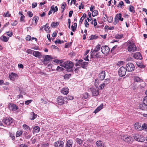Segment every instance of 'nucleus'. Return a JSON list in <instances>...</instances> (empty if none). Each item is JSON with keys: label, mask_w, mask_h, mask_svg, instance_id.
Listing matches in <instances>:
<instances>
[{"label": "nucleus", "mask_w": 147, "mask_h": 147, "mask_svg": "<svg viewBox=\"0 0 147 147\" xmlns=\"http://www.w3.org/2000/svg\"><path fill=\"white\" fill-rule=\"evenodd\" d=\"M60 65L64 67L67 69V71H72V68L74 66L73 62L71 61H66L63 63H61Z\"/></svg>", "instance_id": "obj_1"}, {"label": "nucleus", "mask_w": 147, "mask_h": 147, "mask_svg": "<svg viewBox=\"0 0 147 147\" xmlns=\"http://www.w3.org/2000/svg\"><path fill=\"white\" fill-rule=\"evenodd\" d=\"M128 46L127 50L130 53H132L137 51V48L135 45L130 41L128 42L127 43Z\"/></svg>", "instance_id": "obj_2"}, {"label": "nucleus", "mask_w": 147, "mask_h": 147, "mask_svg": "<svg viewBox=\"0 0 147 147\" xmlns=\"http://www.w3.org/2000/svg\"><path fill=\"white\" fill-rule=\"evenodd\" d=\"M121 139L127 143H131L133 141V138L128 135H122Z\"/></svg>", "instance_id": "obj_3"}, {"label": "nucleus", "mask_w": 147, "mask_h": 147, "mask_svg": "<svg viewBox=\"0 0 147 147\" xmlns=\"http://www.w3.org/2000/svg\"><path fill=\"white\" fill-rule=\"evenodd\" d=\"M127 70L124 67H121L119 69L118 71V73L119 76L120 77L124 76Z\"/></svg>", "instance_id": "obj_4"}, {"label": "nucleus", "mask_w": 147, "mask_h": 147, "mask_svg": "<svg viewBox=\"0 0 147 147\" xmlns=\"http://www.w3.org/2000/svg\"><path fill=\"white\" fill-rule=\"evenodd\" d=\"M144 104H142L139 105L140 108L142 110H144L147 109V96H145L143 100Z\"/></svg>", "instance_id": "obj_5"}, {"label": "nucleus", "mask_w": 147, "mask_h": 147, "mask_svg": "<svg viewBox=\"0 0 147 147\" xmlns=\"http://www.w3.org/2000/svg\"><path fill=\"white\" fill-rule=\"evenodd\" d=\"M134 66L131 63H129L126 65V69L128 71H131L134 69Z\"/></svg>", "instance_id": "obj_6"}, {"label": "nucleus", "mask_w": 147, "mask_h": 147, "mask_svg": "<svg viewBox=\"0 0 147 147\" xmlns=\"http://www.w3.org/2000/svg\"><path fill=\"white\" fill-rule=\"evenodd\" d=\"M2 121L7 125H10L13 121V119L11 118H6L3 119Z\"/></svg>", "instance_id": "obj_7"}, {"label": "nucleus", "mask_w": 147, "mask_h": 147, "mask_svg": "<svg viewBox=\"0 0 147 147\" xmlns=\"http://www.w3.org/2000/svg\"><path fill=\"white\" fill-rule=\"evenodd\" d=\"M102 53L105 55H107L110 51L109 48L107 46H102L101 48Z\"/></svg>", "instance_id": "obj_8"}, {"label": "nucleus", "mask_w": 147, "mask_h": 147, "mask_svg": "<svg viewBox=\"0 0 147 147\" xmlns=\"http://www.w3.org/2000/svg\"><path fill=\"white\" fill-rule=\"evenodd\" d=\"M44 59L42 61L44 64L46 65L48 63V61L52 59V57L49 55H45L44 56Z\"/></svg>", "instance_id": "obj_9"}, {"label": "nucleus", "mask_w": 147, "mask_h": 147, "mask_svg": "<svg viewBox=\"0 0 147 147\" xmlns=\"http://www.w3.org/2000/svg\"><path fill=\"white\" fill-rule=\"evenodd\" d=\"M65 99V97H63L62 96L58 97L57 99V103L58 105H63L64 103Z\"/></svg>", "instance_id": "obj_10"}, {"label": "nucleus", "mask_w": 147, "mask_h": 147, "mask_svg": "<svg viewBox=\"0 0 147 147\" xmlns=\"http://www.w3.org/2000/svg\"><path fill=\"white\" fill-rule=\"evenodd\" d=\"M9 109L12 111H15L18 109V107L16 105L10 103L8 105Z\"/></svg>", "instance_id": "obj_11"}, {"label": "nucleus", "mask_w": 147, "mask_h": 147, "mask_svg": "<svg viewBox=\"0 0 147 147\" xmlns=\"http://www.w3.org/2000/svg\"><path fill=\"white\" fill-rule=\"evenodd\" d=\"M64 144L62 141H58L54 143L55 147H63Z\"/></svg>", "instance_id": "obj_12"}, {"label": "nucleus", "mask_w": 147, "mask_h": 147, "mask_svg": "<svg viewBox=\"0 0 147 147\" xmlns=\"http://www.w3.org/2000/svg\"><path fill=\"white\" fill-rule=\"evenodd\" d=\"M9 77L10 80L14 81L18 78V75L14 73H12L9 75Z\"/></svg>", "instance_id": "obj_13"}, {"label": "nucleus", "mask_w": 147, "mask_h": 147, "mask_svg": "<svg viewBox=\"0 0 147 147\" xmlns=\"http://www.w3.org/2000/svg\"><path fill=\"white\" fill-rule=\"evenodd\" d=\"M90 90L92 93V95L94 96H96L99 94V92L98 90L94 89L93 88H90Z\"/></svg>", "instance_id": "obj_14"}, {"label": "nucleus", "mask_w": 147, "mask_h": 147, "mask_svg": "<svg viewBox=\"0 0 147 147\" xmlns=\"http://www.w3.org/2000/svg\"><path fill=\"white\" fill-rule=\"evenodd\" d=\"M133 54V56L135 59H141L142 58L141 54L139 52H136Z\"/></svg>", "instance_id": "obj_15"}, {"label": "nucleus", "mask_w": 147, "mask_h": 147, "mask_svg": "<svg viewBox=\"0 0 147 147\" xmlns=\"http://www.w3.org/2000/svg\"><path fill=\"white\" fill-rule=\"evenodd\" d=\"M135 129L139 131H141L143 130V128L141 127V124L139 123H136L134 125Z\"/></svg>", "instance_id": "obj_16"}, {"label": "nucleus", "mask_w": 147, "mask_h": 147, "mask_svg": "<svg viewBox=\"0 0 147 147\" xmlns=\"http://www.w3.org/2000/svg\"><path fill=\"white\" fill-rule=\"evenodd\" d=\"M105 76V71H101L99 75V78L101 80H103Z\"/></svg>", "instance_id": "obj_17"}, {"label": "nucleus", "mask_w": 147, "mask_h": 147, "mask_svg": "<svg viewBox=\"0 0 147 147\" xmlns=\"http://www.w3.org/2000/svg\"><path fill=\"white\" fill-rule=\"evenodd\" d=\"M100 49V45L98 44L96 47L92 51L91 55H94V54L95 53L97 52Z\"/></svg>", "instance_id": "obj_18"}, {"label": "nucleus", "mask_w": 147, "mask_h": 147, "mask_svg": "<svg viewBox=\"0 0 147 147\" xmlns=\"http://www.w3.org/2000/svg\"><path fill=\"white\" fill-rule=\"evenodd\" d=\"M61 92L64 95H67L69 92V89L67 87H65L61 90Z\"/></svg>", "instance_id": "obj_19"}, {"label": "nucleus", "mask_w": 147, "mask_h": 147, "mask_svg": "<svg viewBox=\"0 0 147 147\" xmlns=\"http://www.w3.org/2000/svg\"><path fill=\"white\" fill-rule=\"evenodd\" d=\"M96 145L98 147H105L104 143L100 140L96 142Z\"/></svg>", "instance_id": "obj_20"}, {"label": "nucleus", "mask_w": 147, "mask_h": 147, "mask_svg": "<svg viewBox=\"0 0 147 147\" xmlns=\"http://www.w3.org/2000/svg\"><path fill=\"white\" fill-rule=\"evenodd\" d=\"M33 55L36 57L40 58L41 56V54L39 51H34L33 53Z\"/></svg>", "instance_id": "obj_21"}, {"label": "nucleus", "mask_w": 147, "mask_h": 147, "mask_svg": "<svg viewBox=\"0 0 147 147\" xmlns=\"http://www.w3.org/2000/svg\"><path fill=\"white\" fill-rule=\"evenodd\" d=\"M73 144V142L71 140H69L66 143V147H72Z\"/></svg>", "instance_id": "obj_22"}, {"label": "nucleus", "mask_w": 147, "mask_h": 147, "mask_svg": "<svg viewBox=\"0 0 147 147\" xmlns=\"http://www.w3.org/2000/svg\"><path fill=\"white\" fill-rule=\"evenodd\" d=\"M0 39L3 42H7L8 40L9 37H7L4 35H2Z\"/></svg>", "instance_id": "obj_23"}, {"label": "nucleus", "mask_w": 147, "mask_h": 147, "mask_svg": "<svg viewBox=\"0 0 147 147\" xmlns=\"http://www.w3.org/2000/svg\"><path fill=\"white\" fill-rule=\"evenodd\" d=\"M43 27H44L45 30L47 32L49 33L51 32L50 27L48 26L47 25V24L45 26H43Z\"/></svg>", "instance_id": "obj_24"}, {"label": "nucleus", "mask_w": 147, "mask_h": 147, "mask_svg": "<svg viewBox=\"0 0 147 147\" xmlns=\"http://www.w3.org/2000/svg\"><path fill=\"white\" fill-rule=\"evenodd\" d=\"M103 104H101L98 107L97 109L94 111V113H96L101 110L103 107Z\"/></svg>", "instance_id": "obj_25"}, {"label": "nucleus", "mask_w": 147, "mask_h": 147, "mask_svg": "<svg viewBox=\"0 0 147 147\" xmlns=\"http://www.w3.org/2000/svg\"><path fill=\"white\" fill-rule=\"evenodd\" d=\"M34 131L33 132L34 133H38L40 130V127L38 126H34L33 128Z\"/></svg>", "instance_id": "obj_26"}, {"label": "nucleus", "mask_w": 147, "mask_h": 147, "mask_svg": "<svg viewBox=\"0 0 147 147\" xmlns=\"http://www.w3.org/2000/svg\"><path fill=\"white\" fill-rule=\"evenodd\" d=\"M75 141L80 145H82V140L79 138H76L75 139Z\"/></svg>", "instance_id": "obj_27"}, {"label": "nucleus", "mask_w": 147, "mask_h": 147, "mask_svg": "<svg viewBox=\"0 0 147 147\" xmlns=\"http://www.w3.org/2000/svg\"><path fill=\"white\" fill-rule=\"evenodd\" d=\"M51 9L53 12V13H55L58 11V8L57 6L55 7L54 5H53L51 7Z\"/></svg>", "instance_id": "obj_28"}, {"label": "nucleus", "mask_w": 147, "mask_h": 147, "mask_svg": "<svg viewBox=\"0 0 147 147\" xmlns=\"http://www.w3.org/2000/svg\"><path fill=\"white\" fill-rule=\"evenodd\" d=\"M116 18L118 19V20L121 21H123V18H121V14L120 13H117L116 15Z\"/></svg>", "instance_id": "obj_29"}, {"label": "nucleus", "mask_w": 147, "mask_h": 147, "mask_svg": "<svg viewBox=\"0 0 147 147\" xmlns=\"http://www.w3.org/2000/svg\"><path fill=\"white\" fill-rule=\"evenodd\" d=\"M22 127L24 130L26 131L28 130H30V127L26 124H24L22 126Z\"/></svg>", "instance_id": "obj_30"}, {"label": "nucleus", "mask_w": 147, "mask_h": 147, "mask_svg": "<svg viewBox=\"0 0 147 147\" xmlns=\"http://www.w3.org/2000/svg\"><path fill=\"white\" fill-rule=\"evenodd\" d=\"M38 20V17L36 16H34L32 19V22L34 23H35L36 24Z\"/></svg>", "instance_id": "obj_31"}, {"label": "nucleus", "mask_w": 147, "mask_h": 147, "mask_svg": "<svg viewBox=\"0 0 147 147\" xmlns=\"http://www.w3.org/2000/svg\"><path fill=\"white\" fill-rule=\"evenodd\" d=\"M88 64V63L87 62L84 61L81 63V65L82 67L85 68L87 66Z\"/></svg>", "instance_id": "obj_32"}, {"label": "nucleus", "mask_w": 147, "mask_h": 147, "mask_svg": "<svg viewBox=\"0 0 147 147\" xmlns=\"http://www.w3.org/2000/svg\"><path fill=\"white\" fill-rule=\"evenodd\" d=\"M129 10L130 11L132 12L133 13H134L135 12L134 8V7L132 5H129Z\"/></svg>", "instance_id": "obj_33"}, {"label": "nucleus", "mask_w": 147, "mask_h": 147, "mask_svg": "<svg viewBox=\"0 0 147 147\" xmlns=\"http://www.w3.org/2000/svg\"><path fill=\"white\" fill-rule=\"evenodd\" d=\"M134 79V81L136 82H140L142 81V80L138 77H135Z\"/></svg>", "instance_id": "obj_34"}, {"label": "nucleus", "mask_w": 147, "mask_h": 147, "mask_svg": "<svg viewBox=\"0 0 147 147\" xmlns=\"http://www.w3.org/2000/svg\"><path fill=\"white\" fill-rule=\"evenodd\" d=\"M11 15L9 13V12L8 11H7L6 13H4L3 15V16L4 17H10Z\"/></svg>", "instance_id": "obj_35"}, {"label": "nucleus", "mask_w": 147, "mask_h": 147, "mask_svg": "<svg viewBox=\"0 0 147 147\" xmlns=\"http://www.w3.org/2000/svg\"><path fill=\"white\" fill-rule=\"evenodd\" d=\"M98 11L97 10H94L92 11V15L93 17L97 16L98 14Z\"/></svg>", "instance_id": "obj_36"}, {"label": "nucleus", "mask_w": 147, "mask_h": 147, "mask_svg": "<svg viewBox=\"0 0 147 147\" xmlns=\"http://www.w3.org/2000/svg\"><path fill=\"white\" fill-rule=\"evenodd\" d=\"M31 115H32V118L31 119V120H34L37 117V114H35L34 112H32L31 113Z\"/></svg>", "instance_id": "obj_37"}, {"label": "nucleus", "mask_w": 147, "mask_h": 147, "mask_svg": "<svg viewBox=\"0 0 147 147\" xmlns=\"http://www.w3.org/2000/svg\"><path fill=\"white\" fill-rule=\"evenodd\" d=\"M105 29H107L109 30H113L114 29V28L113 26L109 27L108 26H105Z\"/></svg>", "instance_id": "obj_38"}, {"label": "nucleus", "mask_w": 147, "mask_h": 147, "mask_svg": "<svg viewBox=\"0 0 147 147\" xmlns=\"http://www.w3.org/2000/svg\"><path fill=\"white\" fill-rule=\"evenodd\" d=\"M23 132L22 131H18L16 134V136L18 137L20 136L22 133Z\"/></svg>", "instance_id": "obj_39"}, {"label": "nucleus", "mask_w": 147, "mask_h": 147, "mask_svg": "<svg viewBox=\"0 0 147 147\" xmlns=\"http://www.w3.org/2000/svg\"><path fill=\"white\" fill-rule=\"evenodd\" d=\"M66 6V4L65 3H63L61 5V9H62V10H61V12H63L65 10V6Z\"/></svg>", "instance_id": "obj_40"}, {"label": "nucleus", "mask_w": 147, "mask_h": 147, "mask_svg": "<svg viewBox=\"0 0 147 147\" xmlns=\"http://www.w3.org/2000/svg\"><path fill=\"white\" fill-rule=\"evenodd\" d=\"M58 24L59 23L58 22L55 23V22H53L51 24V26L52 27H54L55 26H57Z\"/></svg>", "instance_id": "obj_41"}, {"label": "nucleus", "mask_w": 147, "mask_h": 147, "mask_svg": "<svg viewBox=\"0 0 147 147\" xmlns=\"http://www.w3.org/2000/svg\"><path fill=\"white\" fill-rule=\"evenodd\" d=\"M123 36V34H117L115 36V37L117 39H120L122 38Z\"/></svg>", "instance_id": "obj_42"}, {"label": "nucleus", "mask_w": 147, "mask_h": 147, "mask_svg": "<svg viewBox=\"0 0 147 147\" xmlns=\"http://www.w3.org/2000/svg\"><path fill=\"white\" fill-rule=\"evenodd\" d=\"M134 139L137 141H138V142H142L143 141L141 140V139L139 138V137H138L137 136H134Z\"/></svg>", "instance_id": "obj_43"}, {"label": "nucleus", "mask_w": 147, "mask_h": 147, "mask_svg": "<svg viewBox=\"0 0 147 147\" xmlns=\"http://www.w3.org/2000/svg\"><path fill=\"white\" fill-rule=\"evenodd\" d=\"M134 139L137 141H138V142H142L143 141L141 140V139L139 138V137H138L137 136H134Z\"/></svg>", "instance_id": "obj_44"}, {"label": "nucleus", "mask_w": 147, "mask_h": 147, "mask_svg": "<svg viewBox=\"0 0 147 147\" xmlns=\"http://www.w3.org/2000/svg\"><path fill=\"white\" fill-rule=\"evenodd\" d=\"M34 51L30 49H28L26 51V52L29 54H33V51Z\"/></svg>", "instance_id": "obj_45"}, {"label": "nucleus", "mask_w": 147, "mask_h": 147, "mask_svg": "<svg viewBox=\"0 0 147 147\" xmlns=\"http://www.w3.org/2000/svg\"><path fill=\"white\" fill-rule=\"evenodd\" d=\"M108 22L109 23H111L113 21V18L112 16H110L107 18Z\"/></svg>", "instance_id": "obj_46"}, {"label": "nucleus", "mask_w": 147, "mask_h": 147, "mask_svg": "<svg viewBox=\"0 0 147 147\" xmlns=\"http://www.w3.org/2000/svg\"><path fill=\"white\" fill-rule=\"evenodd\" d=\"M63 42V40L61 41L59 39H57L55 41V43L57 44V43H59V44H61Z\"/></svg>", "instance_id": "obj_47"}, {"label": "nucleus", "mask_w": 147, "mask_h": 147, "mask_svg": "<svg viewBox=\"0 0 147 147\" xmlns=\"http://www.w3.org/2000/svg\"><path fill=\"white\" fill-rule=\"evenodd\" d=\"M119 22V20L118 19L116 18V16H115V17L114 19V22H113V24L115 25L117 23H118Z\"/></svg>", "instance_id": "obj_48"}, {"label": "nucleus", "mask_w": 147, "mask_h": 147, "mask_svg": "<svg viewBox=\"0 0 147 147\" xmlns=\"http://www.w3.org/2000/svg\"><path fill=\"white\" fill-rule=\"evenodd\" d=\"M98 38V36L96 35H92L90 36V40H93L97 39Z\"/></svg>", "instance_id": "obj_49"}, {"label": "nucleus", "mask_w": 147, "mask_h": 147, "mask_svg": "<svg viewBox=\"0 0 147 147\" xmlns=\"http://www.w3.org/2000/svg\"><path fill=\"white\" fill-rule=\"evenodd\" d=\"M65 99L72 100L73 99V97L71 96H69L66 97H65Z\"/></svg>", "instance_id": "obj_50"}, {"label": "nucleus", "mask_w": 147, "mask_h": 147, "mask_svg": "<svg viewBox=\"0 0 147 147\" xmlns=\"http://www.w3.org/2000/svg\"><path fill=\"white\" fill-rule=\"evenodd\" d=\"M71 76V74H66L64 76V78L65 79H68Z\"/></svg>", "instance_id": "obj_51"}, {"label": "nucleus", "mask_w": 147, "mask_h": 147, "mask_svg": "<svg viewBox=\"0 0 147 147\" xmlns=\"http://www.w3.org/2000/svg\"><path fill=\"white\" fill-rule=\"evenodd\" d=\"M124 5V4L123 1H121L119 3V4L118 5L117 7H119L121 8L122 7V6Z\"/></svg>", "instance_id": "obj_52"}, {"label": "nucleus", "mask_w": 147, "mask_h": 147, "mask_svg": "<svg viewBox=\"0 0 147 147\" xmlns=\"http://www.w3.org/2000/svg\"><path fill=\"white\" fill-rule=\"evenodd\" d=\"M7 35L9 37H11L12 36L13 33L12 32L9 31L7 32Z\"/></svg>", "instance_id": "obj_53"}, {"label": "nucleus", "mask_w": 147, "mask_h": 147, "mask_svg": "<svg viewBox=\"0 0 147 147\" xmlns=\"http://www.w3.org/2000/svg\"><path fill=\"white\" fill-rule=\"evenodd\" d=\"M63 70L64 69L63 68L59 66H58L56 69L57 71H60Z\"/></svg>", "instance_id": "obj_54"}, {"label": "nucleus", "mask_w": 147, "mask_h": 147, "mask_svg": "<svg viewBox=\"0 0 147 147\" xmlns=\"http://www.w3.org/2000/svg\"><path fill=\"white\" fill-rule=\"evenodd\" d=\"M93 22L94 26L95 28H96L97 24L96 19H94Z\"/></svg>", "instance_id": "obj_55"}, {"label": "nucleus", "mask_w": 147, "mask_h": 147, "mask_svg": "<svg viewBox=\"0 0 147 147\" xmlns=\"http://www.w3.org/2000/svg\"><path fill=\"white\" fill-rule=\"evenodd\" d=\"M32 101V100H30L26 101L25 102V104L26 105H28Z\"/></svg>", "instance_id": "obj_56"}, {"label": "nucleus", "mask_w": 147, "mask_h": 147, "mask_svg": "<svg viewBox=\"0 0 147 147\" xmlns=\"http://www.w3.org/2000/svg\"><path fill=\"white\" fill-rule=\"evenodd\" d=\"M109 82V79H107L105 80L104 83L105 85H107L108 83Z\"/></svg>", "instance_id": "obj_57"}, {"label": "nucleus", "mask_w": 147, "mask_h": 147, "mask_svg": "<svg viewBox=\"0 0 147 147\" xmlns=\"http://www.w3.org/2000/svg\"><path fill=\"white\" fill-rule=\"evenodd\" d=\"M89 94L87 92H86L84 94V98L86 99L88 98V97Z\"/></svg>", "instance_id": "obj_58"}, {"label": "nucleus", "mask_w": 147, "mask_h": 147, "mask_svg": "<svg viewBox=\"0 0 147 147\" xmlns=\"http://www.w3.org/2000/svg\"><path fill=\"white\" fill-rule=\"evenodd\" d=\"M53 61L56 63H60V64L61 63H62L61 60L58 59H55Z\"/></svg>", "instance_id": "obj_59"}, {"label": "nucleus", "mask_w": 147, "mask_h": 147, "mask_svg": "<svg viewBox=\"0 0 147 147\" xmlns=\"http://www.w3.org/2000/svg\"><path fill=\"white\" fill-rule=\"evenodd\" d=\"M105 86V83H103L101 84L100 86L99 87L100 88V89H102Z\"/></svg>", "instance_id": "obj_60"}, {"label": "nucleus", "mask_w": 147, "mask_h": 147, "mask_svg": "<svg viewBox=\"0 0 147 147\" xmlns=\"http://www.w3.org/2000/svg\"><path fill=\"white\" fill-rule=\"evenodd\" d=\"M10 137H11L12 140L15 139V136L14 134H13L11 133H10Z\"/></svg>", "instance_id": "obj_61"}, {"label": "nucleus", "mask_w": 147, "mask_h": 147, "mask_svg": "<svg viewBox=\"0 0 147 147\" xmlns=\"http://www.w3.org/2000/svg\"><path fill=\"white\" fill-rule=\"evenodd\" d=\"M76 27L73 26V25L71 26V29L73 32H74L76 30Z\"/></svg>", "instance_id": "obj_62"}, {"label": "nucleus", "mask_w": 147, "mask_h": 147, "mask_svg": "<svg viewBox=\"0 0 147 147\" xmlns=\"http://www.w3.org/2000/svg\"><path fill=\"white\" fill-rule=\"evenodd\" d=\"M141 127L143 128V130L144 129H145V128L147 127V125L145 123H144L143 124L141 125Z\"/></svg>", "instance_id": "obj_63"}, {"label": "nucleus", "mask_w": 147, "mask_h": 147, "mask_svg": "<svg viewBox=\"0 0 147 147\" xmlns=\"http://www.w3.org/2000/svg\"><path fill=\"white\" fill-rule=\"evenodd\" d=\"M31 38V37L30 35H28L26 37V39L27 40L30 41Z\"/></svg>", "instance_id": "obj_64"}]
</instances>
